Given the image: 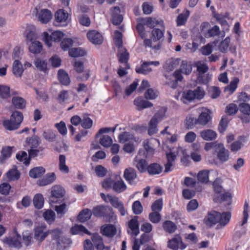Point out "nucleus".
Returning <instances> with one entry per match:
<instances>
[{
	"label": "nucleus",
	"instance_id": "nucleus-1",
	"mask_svg": "<svg viewBox=\"0 0 250 250\" xmlns=\"http://www.w3.org/2000/svg\"><path fill=\"white\" fill-rule=\"evenodd\" d=\"M231 218V213L229 212H223L222 213L212 210L208 212L204 220L206 225L208 227H212L217 223L222 226L227 225Z\"/></svg>",
	"mask_w": 250,
	"mask_h": 250
},
{
	"label": "nucleus",
	"instance_id": "nucleus-2",
	"mask_svg": "<svg viewBox=\"0 0 250 250\" xmlns=\"http://www.w3.org/2000/svg\"><path fill=\"white\" fill-rule=\"evenodd\" d=\"M23 119L22 113L20 111L15 110L12 112L10 119L4 120L2 121V125L6 130H15L19 128Z\"/></svg>",
	"mask_w": 250,
	"mask_h": 250
},
{
	"label": "nucleus",
	"instance_id": "nucleus-3",
	"mask_svg": "<svg viewBox=\"0 0 250 250\" xmlns=\"http://www.w3.org/2000/svg\"><path fill=\"white\" fill-rule=\"evenodd\" d=\"M92 214L97 218L104 217L106 221L111 222L113 219L114 212L111 208L104 206H97L92 209Z\"/></svg>",
	"mask_w": 250,
	"mask_h": 250
},
{
	"label": "nucleus",
	"instance_id": "nucleus-4",
	"mask_svg": "<svg viewBox=\"0 0 250 250\" xmlns=\"http://www.w3.org/2000/svg\"><path fill=\"white\" fill-rule=\"evenodd\" d=\"M166 112V110L165 109L161 108L150 120L148 129V134L150 136L157 133L158 131L157 125L164 119L165 116Z\"/></svg>",
	"mask_w": 250,
	"mask_h": 250
},
{
	"label": "nucleus",
	"instance_id": "nucleus-5",
	"mask_svg": "<svg viewBox=\"0 0 250 250\" xmlns=\"http://www.w3.org/2000/svg\"><path fill=\"white\" fill-rule=\"evenodd\" d=\"M204 95L205 91L204 89L200 86H198L194 90H188L186 92H184L182 97L189 102H191L194 99L201 100L203 98Z\"/></svg>",
	"mask_w": 250,
	"mask_h": 250
},
{
	"label": "nucleus",
	"instance_id": "nucleus-6",
	"mask_svg": "<svg viewBox=\"0 0 250 250\" xmlns=\"http://www.w3.org/2000/svg\"><path fill=\"white\" fill-rule=\"evenodd\" d=\"M50 193V201L53 203H56L60 199L63 197L65 191L62 186L55 185L51 188Z\"/></svg>",
	"mask_w": 250,
	"mask_h": 250
},
{
	"label": "nucleus",
	"instance_id": "nucleus-7",
	"mask_svg": "<svg viewBox=\"0 0 250 250\" xmlns=\"http://www.w3.org/2000/svg\"><path fill=\"white\" fill-rule=\"evenodd\" d=\"M46 226L42 224L38 225L34 228V238L39 244L42 242L49 234V230L46 231Z\"/></svg>",
	"mask_w": 250,
	"mask_h": 250
},
{
	"label": "nucleus",
	"instance_id": "nucleus-8",
	"mask_svg": "<svg viewBox=\"0 0 250 250\" xmlns=\"http://www.w3.org/2000/svg\"><path fill=\"white\" fill-rule=\"evenodd\" d=\"M167 247L172 250H178L179 248L184 250L187 246L183 242L180 234H176L171 239L168 241Z\"/></svg>",
	"mask_w": 250,
	"mask_h": 250
},
{
	"label": "nucleus",
	"instance_id": "nucleus-9",
	"mask_svg": "<svg viewBox=\"0 0 250 250\" xmlns=\"http://www.w3.org/2000/svg\"><path fill=\"white\" fill-rule=\"evenodd\" d=\"M138 218V216H134L128 222L127 232L132 236H136L140 233Z\"/></svg>",
	"mask_w": 250,
	"mask_h": 250
},
{
	"label": "nucleus",
	"instance_id": "nucleus-10",
	"mask_svg": "<svg viewBox=\"0 0 250 250\" xmlns=\"http://www.w3.org/2000/svg\"><path fill=\"white\" fill-rule=\"evenodd\" d=\"M217 150L215 152L217 153L218 159L222 163L228 161L229 159V151L226 149L224 145H219Z\"/></svg>",
	"mask_w": 250,
	"mask_h": 250
},
{
	"label": "nucleus",
	"instance_id": "nucleus-11",
	"mask_svg": "<svg viewBox=\"0 0 250 250\" xmlns=\"http://www.w3.org/2000/svg\"><path fill=\"white\" fill-rule=\"evenodd\" d=\"M137 175L136 170L132 167H128L124 170V177L129 185L135 184V180L137 178Z\"/></svg>",
	"mask_w": 250,
	"mask_h": 250
},
{
	"label": "nucleus",
	"instance_id": "nucleus-12",
	"mask_svg": "<svg viewBox=\"0 0 250 250\" xmlns=\"http://www.w3.org/2000/svg\"><path fill=\"white\" fill-rule=\"evenodd\" d=\"M165 32V26L163 24L152 29L151 32V38L154 42L160 41L164 38Z\"/></svg>",
	"mask_w": 250,
	"mask_h": 250
},
{
	"label": "nucleus",
	"instance_id": "nucleus-13",
	"mask_svg": "<svg viewBox=\"0 0 250 250\" xmlns=\"http://www.w3.org/2000/svg\"><path fill=\"white\" fill-rule=\"evenodd\" d=\"M88 40L94 44H101L103 41L102 35L96 30H90L87 33Z\"/></svg>",
	"mask_w": 250,
	"mask_h": 250
},
{
	"label": "nucleus",
	"instance_id": "nucleus-14",
	"mask_svg": "<svg viewBox=\"0 0 250 250\" xmlns=\"http://www.w3.org/2000/svg\"><path fill=\"white\" fill-rule=\"evenodd\" d=\"M194 66L197 67V70L199 73L197 76L198 81L204 83L203 75L208 71V66L205 63H202L201 61H198L195 63Z\"/></svg>",
	"mask_w": 250,
	"mask_h": 250
},
{
	"label": "nucleus",
	"instance_id": "nucleus-15",
	"mask_svg": "<svg viewBox=\"0 0 250 250\" xmlns=\"http://www.w3.org/2000/svg\"><path fill=\"white\" fill-rule=\"evenodd\" d=\"M112 23L115 25H120L123 21V17L120 14L121 9L119 7H114L111 10Z\"/></svg>",
	"mask_w": 250,
	"mask_h": 250
},
{
	"label": "nucleus",
	"instance_id": "nucleus-16",
	"mask_svg": "<svg viewBox=\"0 0 250 250\" xmlns=\"http://www.w3.org/2000/svg\"><path fill=\"white\" fill-rule=\"evenodd\" d=\"M45 33L46 34L45 40L46 43L49 46L51 45V44L49 43L50 41H53L54 42H60L64 36V34L60 31H55L52 32L50 36H49L46 32Z\"/></svg>",
	"mask_w": 250,
	"mask_h": 250
},
{
	"label": "nucleus",
	"instance_id": "nucleus-17",
	"mask_svg": "<svg viewBox=\"0 0 250 250\" xmlns=\"http://www.w3.org/2000/svg\"><path fill=\"white\" fill-rule=\"evenodd\" d=\"M117 57L119 62L121 63H125V68H129V64L128 61L129 58V54L127 50L125 48L119 50Z\"/></svg>",
	"mask_w": 250,
	"mask_h": 250
},
{
	"label": "nucleus",
	"instance_id": "nucleus-18",
	"mask_svg": "<svg viewBox=\"0 0 250 250\" xmlns=\"http://www.w3.org/2000/svg\"><path fill=\"white\" fill-rule=\"evenodd\" d=\"M142 21H144V23L146 24V26L150 28H152V29L157 28V26L159 27L160 26L164 24L163 20H158L155 18L151 17L142 18Z\"/></svg>",
	"mask_w": 250,
	"mask_h": 250
},
{
	"label": "nucleus",
	"instance_id": "nucleus-19",
	"mask_svg": "<svg viewBox=\"0 0 250 250\" xmlns=\"http://www.w3.org/2000/svg\"><path fill=\"white\" fill-rule=\"evenodd\" d=\"M134 104L136 105L137 109L138 110H142L145 108L153 106L152 103L145 100L141 97L136 98L134 101Z\"/></svg>",
	"mask_w": 250,
	"mask_h": 250
},
{
	"label": "nucleus",
	"instance_id": "nucleus-20",
	"mask_svg": "<svg viewBox=\"0 0 250 250\" xmlns=\"http://www.w3.org/2000/svg\"><path fill=\"white\" fill-rule=\"evenodd\" d=\"M70 232L73 235L91 234L88 229L82 225H75L71 228Z\"/></svg>",
	"mask_w": 250,
	"mask_h": 250
},
{
	"label": "nucleus",
	"instance_id": "nucleus-21",
	"mask_svg": "<svg viewBox=\"0 0 250 250\" xmlns=\"http://www.w3.org/2000/svg\"><path fill=\"white\" fill-rule=\"evenodd\" d=\"M52 14L51 11L47 9L41 10L39 13V20L42 23H47L52 19Z\"/></svg>",
	"mask_w": 250,
	"mask_h": 250
},
{
	"label": "nucleus",
	"instance_id": "nucleus-22",
	"mask_svg": "<svg viewBox=\"0 0 250 250\" xmlns=\"http://www.w3.org/2000/svg\"><path fill=\"white\" fill-rule=\"evenodd\" d=\"M12 71L14 75L17 77H21L24 71L21 62L18 60H15L12 65Z\"/></svg>",
	"mask_w": 250,
	"mask_h": 250
},
{
	"label": "nucleus",
	"instance_id": "nucleus-23",
	"mask_svg": "<svg viewBox=\"0 0 250 250\" xmlns=\"http://www.w3.org/2000/svg\"><path fill=\"white\" fill-rule=\"evenodd\" d=\"M163 169V167L159 164L153 163L148 166L147 172L151 175H158L162 172Z\"/></svg>",
	"mask_w": 250,
	"mask_h": 250
},
{
	"label": "nucleus",
	"instance_id": "nucleus-24",
	"mask_svg": "<svg viewBox=\"0 0 250 250\" xmlns=\"http://www.w3.org/2000/svg\"><path fill=\"white\" fill-rule=\"evenodd\" d=\"M119 142L120 143L124 144L127 141H133L137 142L138 139L135 136L128 132L125 131L120 134L118 136Z\"/></svg>",
	"mask_w": 250,
	"mask_h": 250
},
{
	"label": "nucleus",
	"instance_id": "nucleus-25",
	"mask_svg": "<svg viewBox=\"0 0 250 250\" xmlns=\"http://www.w3.org/2000/svg\"><path fill=\"white\" fill-rule=\"evenodd\" d=\"M11 102L13 106L17 109H22L26 106V101L24 98L21 97H13L11 100Z\"/></svg>",
	"mask_w": 250,
	"mask_h": 250
},
{
	"label": "nucleus",
	"instance_id": "nucleus-26",
	"mask_svg": "<svg viewBox=\"0 0 250 250\" xmlns=\"http://www.w3.org/2000/svg\"><path fill=\"white\" fill-rule=\"evenodd\" d=\"M92 215V212L88 208L82 210L77 216V220L81 223H84L89 220Z\"/></svg>",
	"mask_w": 250,
	"mask_h": 250
},
{
	"label": "nucleus",
	"instance_id": "nucleus-27",
	"mask_svg": "<svg viewBox=\"0 0 250 250\" xmlns=\"http://www.w3.org/2000/svg\"><path fill=\"white\" fill-rule=\"evenodd\" d=\"M211 117L209 114V111L208 110L202 111L199 115L197 121H198V124L205 125L208 123L210 121Z\"/></svg>",
	"mask_w": 250,
	"mask_h": 250
},
{
	"label": "nucleus",
	"instance_id": "nucleus-28",
	"mask_svg": "<svg viewBox=\"0 0 250 250\" xmlns=\"http://www.w3.org/2000/svg\"><path fill=\"white\" fill-rule=\"evenodd\" d=\"M58 78L62 84L67 86L70 83V79L68 74L62 69H60L58 71Z\"/></svg>",
	"mask_w": 250,
	"mask_h": 250
},
{
	"label": "nucleus",
	"instance_id": "nucleus-29",
	"mask_svg": "<svg viewBox=\"0 0 250 250\" xmlns=\"http://www.w3.org/2000/svg\"><path fill=\"white\" fill-rule=\"evenodd\" d=\"M102 231L103 235L112 237L116 233V228L113 225L107 224L102 227Z\"/></svg>",
	"mask_w": 250,
	"mask_h": 250
},
{
	"label": "nucleus",
	"instance_id": "nucleus-30",
	"mask_svg": "<svg viewBox=\"0 0 250 250\" xmlns=\"http://www.w3.org/2000/svg\"><path fill=\"white\" fill-rule=\"evenodd\" d=\"M162 227L166 232L169 234L174 233L177 229L176 224L170 220L165 221L163 223Z\"/></svg>",
	"mask_w": 250,
	"mask_h": 250
},
{
	"label": "nucleus",
	"instance_id": "nucleus-31",
	"mask_svg": "<svg viewBox=\"0 0 250 250\" xmlns=\"http://www.w3.org/2000/svg\"><path fill=\"white\" fill-rule=\"evenodd\" d=\"M200 135L201 137L206 141L213 140L217 137L216 132L211 129L203 130L201 132Z\"/></svg>",
	"mask_w": 250,
	"mask_h": 250
},
{
	"label": "nucleus",
	"instance_id": "nucleus-32",
	"mask_svg": "<svg viewBox=\"0 0 250 250\" xmlns=\"http://www.w3.org/2000/svg\"><path fill=\"white\" fill-rule=\"evenodd\" d=\"M45 169L42 167H38L29 171V176L33 178H37L42 176L45 173Z\"/></svg>",
	"mask_w": 250,
	"mask_h": 250
},
{
	"label": "nucleus",
	"instance_id": "nucleus-33",
	"mask_svg": "<svg viewBox=\"0 0 250 250\" xmlns=\"http://www.w3.org/2000/svg\"><path fill=\"white\" fill-rule=\"evenodd\" d=\"M239 83V79L237 77H234L230 82V83L225 87V92H229V94L231 95L234 92L238 87Z\"/></svg>",
	"mask_w": 250,
	"mask_h": 250
},
{
	"label": "nucleus",
	"instance_id": "nucleus-34",
	"mask_svg": "<svg viewBox=\"0 0 250 250\" xmlns=\"http://www.w3.org/2000/svg\"><path fill=\"white\" fill-rule=\"evenodd\" d=\"M181 70L182 73L184 74L188 75H189L192 70V65L191 62L187 61H182L179 68Z\"/></svg>",
	"mask_w": 250,
	"mask_h": 250
},
{
	"label": "nucleus",
	"instance_id": "nucleus-35",
	"mask_svg": "<svg viewBox=\"0 0 250 250\" xmlns=\"http://www.w3.org/2000/svg\"><path fill=\"white\" fill-rule=\"evenodd\" d=\"M68 17L67 12L63 9H59L55 14V19L58 22H65L67 21Z\"/></svg>",
	"mask_w": 250,
	"mask_h": 250
},
{
	"label": "nucleus",
	"instance_id": "nucleus-36",
	"mask_svg": "<svg viewBox=\"0 0 250 250\" xmlns=\"http://www.w3.org/2000/svg\"><path fill=\"white\" fill-rule=\"evenodd\" d=\"M69 55L73 58L83 57L86 54L85 50L81 47L74 48L68 51Z\"/></svg>",
	"mask_w": 250,
	"mask_h": 250
},
{
	"label": "nucleus",
	"instance_id": "nucleus-37",
	"mask_svg": "<svg viewBox=\"0 0 250 250\" xmlns=\"http://www.w3.org/2000/svg\"><path fill=\"white\" fill-rule=\"evenodd\" d=\"M12 155V147L10 146L3 147L1 151V156H0V163H3L5 161L11 157Z\"/></svg>",
	"mask_w": 250,
	"mask_h": 250
},
{
	"label": "nucleus",
	"instance_id": "nucleus-38",
	"mask_svg": "<svg viewBox=\"0 0 250 250\" xmlns=\"http://www.w3.org/2000/svg\"><path fill=\"white\" fill-rule=\"evenodd\" d=\"M16 158L20 162H23L26 166L30 164V159L28 158L27 153L24 151H19L16 154Z\"/></svg>",
	"mask_w": 250,
	"mask_h": 250
},
{
	"label": "nucleus",
	"instance_id": "nucleus-39",
	"mask_svg": "<svg viewBox=\"0 0 250 250\" xmlns=\"http://www.w3.org/2000/svg\"><path fill=\"white\" fill-rule=\"evenodd\" d=\"M147 62H143L140 67H136L135 71L138 74H148L152 71Z\"/></svg>",
	"mask_w": 250,
	"mask_h": 250
},
{
	"label": "nucleus",
	"instance_id": "nucleus-40",
	"mask_svg": "<svg viewBox=\"0 0 250 250\" xmlns=\"http://www.w3.org/2000/svg\"><path fill=\"white\" fill-rule=\"evenodd\" d=\"M33 204L35 208L37 209H41L43 207L44 198L42 194H36L33 200Z\"/></svg>",
	"mask_w": 250,
	"mask_h": 250
},
{
	"label": "nucleus",
	"instance_id": "nucleus-41",
	"mask_svg": "<svg viewBox=\"0 0 250 250\" xmlns=\"http://www.w3.org/2000/svg\"><path fill=\"white\" fill-rule=\"evenodd\" d=\"M126 189V186L122 180L114 181L113 189L115 192L120 193L125 191Z\"/></svg>",
	"mask_w": 250,
	"mask_h": 250
},
{
	"label": "nucleus",
	"instance_id": "nucleus-42",
	"mask_svg": "<svg viewBox=\"0 0 250 250\" xmlns=\"http://www.w3.org/2000/svg\"><path fill=\"white\" fill-rule=\"evenodd\" d=\"M21 173L17 168L9 170L6 173L9 181H16L20 179Z\"/></svg>",
	"mask_w": 250,
	"mask_h": 250
},
{
	"label": "nucleus",
	"instance_id": "nucleus-43",
	"mask_svg": "<svg viewBox=\"0 0 250 250\" xmlns=\"http://www.w3.org/2000/svg\"><path fill=\"white\" fill-rule=\"evenodd\" d=\"M189 14L190 13L188 10H186L184 13L180 14L178 16L176 19L177 25L180 26L185 25L187 21Z\"/></svg>",
	"mask_w": 250,
	"mask_h": 250
},
{
	"label": "nucleus",
	"instance_id": "nucleus-44",
	"mask_svg": "<svg viewBox=\"0 0 250 250\" xmlns=\"http://www.w3.org/2000/svg\"><path fill=\"white\" fill-rule=\"evenodd\" d=\"M42 45L41 42L35 41L31 42L29 46V51L33 54H37L41 52Z\"/></svg>",
	"mask_w": 250,
	"mask_h": 250
},
{
	"label": "nucleus",
	"instance_id": "nucleus-45",
	"mask_svg": "<svg viewBox=\"0 0 250 250\" xmlns=\"http://www.w3.org/2000/svg\"><path fill=\"white\" fill-rule=\"evenodd\" d=\"M66 157L64 155H59V167L61 171L68 173L69 171L68 167L65 164Z\"/></svg>",
	"mask_w": 250,
	"mask_h": 250
},
{
	"label": "nucleus",
	"instance_id": "nucleus-46",
	"mask_svg": "<svg viewBox=\"0 0 250 250\" xmlns=\"http://www.w3.org/2000/svg\"><path fill=\"white\" fill-rule=\"evenodd\" d=\"M42 136L47 141L53 142L56 140V132L52 129H48L43 132Z\"/></svg>",
	"mask_w": 250,
	"mask_h": 250
},
{
	"label": "nucleus",
	"instance_id": "nucleus-47",
	"mask_svg": "<svg viewBox=\"0 0 250 250\" xmlns=\"http://www.w3.org/2000/svg\"><path fill=\"white\" fill-rule=\"evenodd\" d=\"M25 142L31 148H36L40 145V138L37 136L27 138Z\"/></svg>",
	"mask_w": 250,
	"mask_h": 250
},
{
	"label": "nucleus",
	"instance_id": "nucleus-48",
	"mask_svg": "<svg viewBox=\"0 0 250 250\" xmlns=\"http://www.w3.org/2000/svg\"><path fill=\"white\" fill-rule=\"evenodd\" d=\"M45 220L49 224H52L55 220V213L51 209L46 210L42 214Z\"/></svg>",
	"mask_w": 250,
	"mask_h": 250
},
{
	"label": "nucleus",
	"instance_id": "nucleus-49",
	"mask_svg": "<svg viewBox=\"0 0 250 250\" xmlns=\"http://www.w3.org/2000/svg\"><path fill=\"white\" fill-rule=\"evenodd\" d=\"M21 236L18 234L17 237H8L6 239V242L10 247L19 248L21 246L20 241Z\"/></svg>",
	"mask_w": 250,
	"mask_h": 250
},
{
	"label": "nucleus",
	"instance_id": "nucleus-50",
	"mask_svg": "<svg viewBox=\"0 0 250 250\" xmlns=\"http://www.w3.org/2000/svg\"><path fill=\"white\" fill-rule=\"evenodd\" d=\"M34 64L37 69L40 71L45 72L47 70V63L44 60L37 58L35 61Z\"/></svg>",
	"mask_w": 250,
	"mask_h": 250
},
{
	"label": "nucleus",
	"instance_id": "nucleus-51",
	"mask_svg": "<svg viewBox=\"0 0 250 250\" xmlns=\"http://www.w3.org/2000/svg\"><path fill=\"white\" fill-rule=\"evenodd\" d=\"M72 241L71 239L66 237H61L56 242L57 246L61 249H65L70 246Z\"/></svg>",
	"mask_w": 250,
	"mask_h": 250
},
{
	"label": "nucleus",
	"instance_id": "nucleus-52",
	"mask_svg": "<svg viewBox=\"0 0 250 250\" xmlns=\"http://www.w3.org/2000/svg\"><path fill=\"white\" fill-rule=\"evenodd\" d=\"M230 39L229 37H226L221 41L218 45V50L223 53H227L230 44Z\"/></svg>",
	"mask_w": 250,
	"mask_h": 250
},
{
	"label": "nucleus",
	"instance_id": "nucleus-53",
	"mask_svg": "<svg viewBox=\"0 0 250 250\" xmlns=\"http://www.w3.org/2000/svg\"><path fill=\"white\" fill-rule=\"evenodd\" d=\"M140 22L137 23L136 29L141 38L144 39L146 36L145 28L146 24L144 23V21H142V19L140 20Z\"/></svg>",
	"mask_w": 250,
	"mask_h": 250
},
{
	"label": "nucleus",
	"instance_id": "nucleus-54",
	"mask_svg": "<svg viewBox=\"0 0 250 250\" xmlns=\"http://www.w3.org/2000/svg\"><path fill=\"white\" fill-rule=\"evenodd\" d=\"M209 171L203 170L200 171L197 174V179L202 183H207L208 181Z\"/></svg>",
	"mask_w": 250,
	"mask_h": 250
},
{
	"label": "nucleus",
	"instance_id": "nucleus-55",
	"mask_svg": "<svg viewBox=\"0 0 250 250\" xmlns=\"http://www.w3.org/2000/svg\"><path fill=\"white\" fill-rule=\"evenodd\" d=\"M220 31L218 26L214 25L211 28L208 30L206 33H204L206 38H209L215 36L220 35Z\"/></svg>",
	"mask_w": 250,
	"mask_h": 250
},
{
	"label": "nucleus",
	"instance_id": "nucleus-56",
	"mask_svg": "<svg viewBox=\"0 0 250 250\" xmlns=\"http://www.w3.org/2000/svg\"><path fill=\"white\" fill-rule=\"evenodd\" d=\"M147 162L145 159H141L139 160L136 163V168L141 173L147 171Z\"/></svg>",
	"mask_w": 250,
	"mask_h": 250
},
{
	"label": "nucleus",
	"instance_id": "nucleus-57",
	"mask_svg": "<svg viewBox=\"0 0 250 250\" xmlns=\"http://www.w3.org/2000/svg\"><path fill=\"white\" fill-rule=\"evenodd\" d=\"M55 210L56 211L58 217H62L67 211V205L65 203H62L59 206L55 207Z\"/></svg>",
	"mask_w": 250,
	"mask_h": 250
},
{
	"label": "nucleus",
	"instance_id": "nucleus-58",
	"mask_svg": "<svg viewBox=\"0 0 250 250\" xmlns=\"http://www.w3.org/2000/svg\"><path fill=\"white\" fill-rule=\"evenodd\" d=\"M231 196L230 193L225 192L220 195H217L214 197L213 201L215 203H221L224 201L230 200Z\"/></svg>",
	"mask_w": 250,
	"mask_h": 250
},
{
	"label": "nucleus",
	"instance_id": "nucleus-59",
	"mask_svg": "<svg viewBox=\"0 0 250 250\" xmlns=\"http://www.w3.org/2000/svg\"><path fill=\"white\" fill-rule=\"evenodd\" d=\"M163 206V201L162 198H159L155 200L151 206V209L152 211H161Z\"/></svg>",
	"mask_w": 250,
	"mask_h": 250
},
{
	"label": "nucleus",
	"instance_id": "nucleus-60",
	"mask_svg": "<svg viewBox=\"0 0 250 250\" xmlns=\"http://www.w3.org/2000/svg\"><path fill=\"white\" fill-rule=\"evenodd\" d=\"M73 44V41L70 38H64L61 42V47L63 51L69 50Z\"/></svg>",
	"mask_w": 250,
	"mask_h": 250
},
{
	"label": "nucleus",
	"instance_id": "nucleus-61",
	"mask_svg": "<svg viewBox=\"0 0 250 250\" xmlns=\"http://www.w3.org/2000/svg\"><path fill=\"white\" fill-rule=\"evenodd\" d=\"M148 219L152 223L157 224L160 222L162 216L158 211H153L149 214Z\"/></svg>",
	"mask_w": 250,
	"mask_h": 250
},
{
	"label": "nucleus",
	"instance_id": "nucleus-62",
	"mask_svg": "<svg viewBox=\"0 0 250 250\" xmlns=\"http://www.w3.org/2000/svg\"><path fill=\"white\" fill-rule=\"evenodd\" d=\"M133 212L136 215L140 214L143 211V206L139 201H134L132 206Z\"/></svg>",
	"mask_w": 250,
	"mask_h": 250
},
{
	"label": "nucleus",
	"instance_id": "nucleus-63",
	"mask_svg": "<svg viewBox=\"0 0 250 250\" xmlns=\"http://www.w3.org/2000/svg\"><path fill=\"white\" fill-rule=\"evenodd\" d=\"M112 142V139L108 135H103L100 139V144L105 147L110 146Z\"/></svg>",
	"mask_w": 250,
	"mask_h": 250
},
{
	"label": "nucleus",
	"instance_id": "nucleus-64",
	"mask_svg": "<svg viewBox=\"0 0 250 250\" xmlns=\"http://www.w3.org/2000/svg\"><path fill=\"white\" fill-rule=\"evenodd\" d=\"M239 109L241 113L244 115H250V104L246 103H240L239 104Z\"/></svg>",
	"mask_w": 250,
	"mask_h": 250
}]
</instances>
